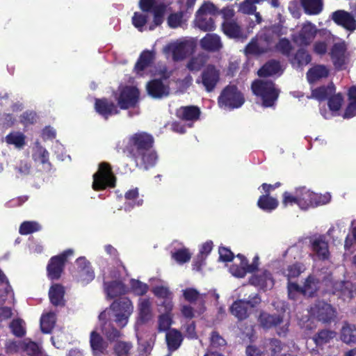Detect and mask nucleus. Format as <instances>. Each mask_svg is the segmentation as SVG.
I'll return each instance as SVG.
<instances>
[{"label":"nucleus","instance_id":"obj_58","mask_svg":"<svg viewBox=\"0 0 356 356\" xmlns=\"http://www.w3.org/2000/svg\"><path fill=\"white\" fill-rule=\"evenodd\" d=\"M268 346L270 356H275L282 350L284 344L280 340L273 338L269 339Z\"/></svg>","mask_w":356,"mask_h":356},{"label":"nucleus","instance_id":"obj_45","mask_svg":"<svg viewBox=\"0 0 356 356\" xmlns=\"http://www.w3.org/2000/svg\"><path fill=\"white\" fill-rule=\"evenodd\" d=\"M303 296L313 297L318 290V282L312 275H309L302 286Z\"/></svg>","mask_w":356,"mask_h":356},{"label":"nucleus","instance_id":"obj_14","mask_svg":"<svg viewBox=\"0 0 356 356\" xmlns=\"http://www.w3.org/2000/svg\"><path fill=\"white\" fill-rule=\"evenodd\" d=\"M317 33L314 24L310 22L303 24L298 33L293 35V40L300 46H308L311 44Z\"/></svg>","mask_w":356,"mask_h":356},{"label":"nucleus","instance_id":"obj_37","mask_svg":"<svg viewBox=\"0 0 356 356\" xmlns=\"http://www.w3.org/2000/svg\"><path fill=\"white\" fill-rule=\"evenodd\" d=\"M106 291L111 298H114L125 293V286L120 281H111L106 283Z\"/></svg>","mask_w":356,"mask_h":356},{"label":"nucleus","instance_id":"obj_32","mask_svg":"<svg viewBox=\"0 0 356 356\" xmlns=\"http://www.w3.org/2000/svg\"><path fill=\"white\" fill-rule=\"evenodd\" d=\"M202 47L209 51H218L222 47L220 38L215 34H207L200 41Z\"/></svg>","mask_w":356,"mask_h":356},{"label":"nucleus","instance_id":"obj_44","mask_svg":"<svg viewBox=\"0 0 356 356\" xmlns=\"http://www.w3.org/2000/svg\"><path fill=\"white\" fill-rule=\"evenodd\" d=\"M139 320L146 323L152 318L151 303L148 299L143 300L138 305Z\"/></svg>","mask_w":356,"mask_h":356},{"label":"nucleus","instance_id":"obj_40","mask_svg":"<svg viewBox=\"0 0 356 356\" xmlns=\"http://www.w3.org/2000/svg\"><path fill=\"white\" fill-rule=\"evenodd\" d=\"M268 51V47L259 42L258 38H252L245 46V53L247 55H261Z\"/></svg>","mask_w":356,"mask_h":356},{"label":"nucleus","instance_id":"obj_29","mask_svg":"<svg viewBox=\"0 0 356 356\" xmlns=\"http://www.w3.org/2000/svg\"><path fill=\"white\" fill-rule=\"evenodd\" d=\"M223 33L229 38H243V33L241 26L235 21H225L222 24Z\"/></svg>","mask_w":356,"mask_h":356},{"label":"nucleus","instance_id":"obj_53","mask_svg":"<svg viewBox=\"0 0 356 356\" xmlns=\"http://www.w3.org/2000/svg\"><path fill=\"white\" fill-rule=\"evenodd\" d=\"M24 321L21 318L13 319L10 323L12 333L17 337H23L26 334Z\"/></svg>","mask_w":356,"mask_h":356},{"label":"nucleus","instance_id":"obj_7","mask_svg":"<svg viewBox=\"0 0 356 356\" xmlns=\"http://www.w3.org/2000/svg\"><path fill=\"white\" fill-rule=\"evenodd\" d=\"M220 79V72L214 65L209 64L196 79L197 84H202L207 92H213Z\"/></svg>","mask_w":356,"mask_h":356},{"label":"nucleus","instance_id":"obj_49","mask_svg":"<svg viewBox=\"0 0 356 356\" xmlns=\"http://www.w3.org/2000/svg\"><path fill=\"white\" fill-rule=\"evenodd\" d=\"M41 229L40 225L35 221H24L19 228V232L22 235H28L38 232Z\"/></svg>","mask_w":356,"mask_h":356},{"label":"nucleus","instance_id":"obj_36","mask_svg":"<svg viewBox=\"0 0 356 356\" xmlns=\"http://www.w3.org/2000/svg\"><path fill=\"white\" fill-rule=\"evenodd\" d=\"M305 270V265L301 262L296 261L288 265L287 267L284 269L282 274L287 278L288 281H289L291 279L298 277Z\"/></svg>","mask_w":356,"mask_h":356},{"label":"nucleus","instance_id":"obj_63","mask_svg":"<svg viewBox=\"0 0 356 356\" xmlns=\"http://www.w3.org/2000/svg\"><path fill=\"white\" fill-rule=\"evenodd\" d=\"M174 60H181L186 57V45L184 43H179L174 47L172 51Z\"/></svg>","mask_w":356,"mask_h":356},{"label":"nucleus","instance_id":"obj_30","mask_svg":"<svg viewBox=\"0 0 356 356\" xmlns=\"http://www.w3.org/2000/svg\"><path fill=\"white\" fill-rule=\"evenodd\" d=\"M257 205L262 211L270 213L277 208L279 202L275 197L268 194H264L259 196Z\"/></svg>","mask_w":356,"mask_h":356},{"label":"nucleus","instance_id":"obj_56","mask_svg":"<svg viewBox=\"0 0 356 356\" xmlns=\"http://www.w3.org/2000/svg\"><path fill=\"white\" fill-rule=\"evenodd\" d=\"M104 334L109 342H116L122 336V333L113 325L106 328Z\"/></svg>","mask_w":356,"mask_h":356},{"label":"nucleus","instance_id":"obj_22","mask_svg":"<svg viewBox=\"0 0 356 356\" xmlns=\"http://www.w3.org/2000/svg\"><path fill=\"white\" fill-rule=\"evenodd\" d=\"M200 108L193 105L181 106L176 111L177 117L184 121H196L200 118Z\"/></svg>","mask_w":356,"mask_h":356},{"label":"nucleus","instance_id":"obj_39","mask_svg":"<svg viewBox=\"0 0 356 356\" xmlns=\"http://www.w3.org/2000/svg\"><path fill=\"white\" fill-rule=\"evenodd\" d=\"M275 48L278 53L287 58L288 60H289V58L293 54V46L286 38H280L275 44Z\"/></svg>","mask_w":356,"mask_h":356},{"label":"nucleus","instance_id":"obj_52","mask_svg":"<svg viewBox=\"0 0 356 356\" xmlns=\"http://www.w3.org/2000/svg\"><path fill=\"white\" fill-rule=\"evenodd\" d=\"M343 102V97L341 93L332 94L327 100V106L331 111L340 110Z\"/></svg>","mask_w":356,"mask_h":356},{"label":"nucleus","instance_id":"obj_8","mask_svg":"<svg viewBox=\"0 0 356 356\" xmlns=\"http://www.w3.org/2000/svg\"><path fill=\"white\" fill-rule=\"evenodd\" d=\"M310 314L323 323H330L337 318V310L332 305L318 300L310 309Z\"/></svg>","mask_w":356,"mask_h":356},{"label":"nucleus","instance_id":"obj_16","mask_svg":"<svg viewBox=\"0 0 356 356\" xmlns=\"http://www.w3.org/2000/svg\"><path fill=\"white\" fill-rule=\"evenodd\" d=\"M148 95L154 99H161L169 95V87L164 85L161 79H154L147 83Z\"/></svg>","mask_w":356,"mask_h":356},{"label":"nucleus","instance_id":"obj_42","mask_svg":"<svg viewBox=\"0 0 356 356\" xmlns=\"http://www.w3.org/2000/svg\"><path fill=\"white\" fill-rule=\"evenodd\" d=\"M302 6L306 13L318 15L323 10L322 0H301Z\"/></svg>","mask_w":356,"mask_h":356},{"label":"nucleus","instance_id":"obj_5","mask_svg":"<svg viewBox=\"0 0 356 356\" xmlns=\"http://www.w3.org/2000/svg\"><path fill=\"white\" fill-rule=\"evenodd\" d=\"M111 309L115 312V322L124 327L128 323V318L133 312L134 307L131 300L127 297H120L113 301Z\"/></svg>","mask_w":356,"mask_h":356},{"label":"nucleus","instance_id":"obj_35","mask_svg":"<svg viewBox=\"0 0 356 356\" xmlns=\"http://www.w3.org/2000/svg\"><path fill=\"white\" fill-rule=\"evenodd\" d=\"M336 332L328 329L318 330L312 337V339L317 347H322L328 343L336 337Z\"/></svg>","mask_w":356,"mask_h":356},{"label":"nucleus","instance_id":"obj_17","mask_svg":"<svg viewBox=\"0 0 356 356\" xmlns=\"http://www.w3.org/2000/svg\"><path fill=\"white\" fill-rule=\"evenodd\" d=\"M312 252L316 257L321 261L327 260L330 257L328 243L325 240L323 236H320L311 241Z\"/></svg>","mask_w":356,"mask_h":356},{"label":"nucleus","instance_id":"obj_38","mask_svg":"<svg viewBox=\"0 0 356 356\" xmlns=\"http://www.w3.org/2000/svg\"><path fill=\"white\" fill-rule=\"evenodd\" d=\"M195 24L203 31H212L215 29L214 19L209 15H195Z\"/></svg>","mask_w":356,"mask_h":356},{"label":"nucleus","instance_id":"obj_21","mask_svg":"<svg viewBox=\"0 0 356 356\" xmlns=\"http://www.w3.org/2000/svg\"><path fill=\"white\" fill-rule=\"evenodd\" d=\"M90 346L93 354H104L108 347V342L97 331L93 330L90 334Z\"/></svg>","mask_w":356,"mask_h":356},{"label":"nucleus","instance_id":"obj_34","mask_svg":"<svg viewBox=\"0 0 356 356\" xmlns=\"http://www.w3.org/2000/svg\"><path fill=\"white\" fill-rule=\"evenodd\" d=\"M281 70L280 63L272 59L266 62L257 72L259 77H268L277 74Z\"/></svg>","mask_w":356,"mask_h":356},{"label":"nucleus","instance_id":"obj_11","mask_svg":"<svg viewBox=\"0 0 356 356\" xmlns=\"http://www.w3.org/2000/svg\"><path fill=\"white\" fill-rule=\"evenodd\" d=\"M330 18L337 25L348 31L354 32L356 30V19L348 11L337 10L332 13Z\"/></svg>","mask_w":356,"mask_h":356},{"label":"nucleus","instance_id":"obj_60","mask_svg":"<svg viewBox=\"0 0 356 356\" xmlns=\"http://www.w3.org/2000/svg\"><path fill=\"white\" fill-rule=\"evenodd\" d=\"M217 12V8L211 2H204L196 12V15H215Z\"/></svg>","mask_w":356,"mask_h":356},{"label":"nucleus","instance_id":"obj_61","mask_svg":"<svg viewBox=\"0 0 356 356\" xmlns=\"http://www.w3.org/2000/svg\"><path fill=\"white\" fill-rule=\"evenodd\" d=\"M20 122L25 127L33 124L37 120V114L34 111H26L20 115Z\"/></svg>","mask_w":356,"mask_h":356},{"label":"nucleus","instance_id":"obj_51","mask_svg":"<svg viewBox=\"0 0 356 356\" xmlns=\"http://www.w3.org/2000/svg\"><path fill=\"white\" fill-rule=\"evenodd\" d=\"M206 58L204 56L198 55L192 57L187 63V68L191 72L200 71L205 65Z\"/></svg>","mask_w":356,"mask_h":356},{"label":"nucleus","instance_id":"obj_57","mask_svg":"<svg viewBox=\"0 0 356 356\" xmlns=\"http://www.w3.org/2000/svg\"><path fill=\"white\" fill-rule=\"evenodd\" d=\"M172 258L179 264H184L190 261L191 254L186 249H179L172 254Z\"/></svg>","mask_w":356,"mask_h":356},{"label":"nucleus","instance_id":"obj_15","mask_svg":"<svg viewBox=\"0 0 356 356\" xmlns=\"http://www.w3.org/2000/svg\"><path fill=\"white\" fill-rule=\"evenodd\" d=\"M346 47L344 43H334L330 52V58L335 70L339 71L346 65Z\"/></svg>","mask_w":356,"mask_h":356},{"label":"nucleus","instance_id":"obj_10","mask_svg":"<svg viewBox=\"0 0 356 356\" xmlns=\"http://www.w3.org/2000/svg\"><path fill=\"white\" fill-rule=\"evenodd\" d=\"M330 293L343 301H350L356 294V286L350 281H334L332 283Z\"/></svg>","mask_w":356,"mask_h":356},{"label":"nucleus","instance_id":"obj_41","mask_svg":"<svg viewBox=\"0 0 356 356\" xmlns=\"http://www.w3.org/2000/svg\"><path fill=\"white\" fill-rule=\"evenodd\" d=\"M56 324V316L54 313L49 312L43 314L40 318V330L44 334H50Z\"/></svg>","mask_w":356,"mask_h":356},{"label":"nucleus","instance_id":"obj_25","mask_svg":"<svg viewBox=\"0 0 356 356\" xmlns=\"http://www.w3.org/2000/svg\"><path fill=\"white\" fill-rule=\"evenodd\" d=\"M165 341L169 352L172 353L180 347L183 341V336L180 331L172 328L166 332Z\"/></svg>","mask_w":356,"mask_h":356},{"label":"nucleus","instance_id":"obj_4","mask_svg":"<svg viewBox=\"0 0 356 356\" xmlns=\"http://www.w3.org/2000/svg\"><path fill=\"white\" fill-rule=\"evenodd\" d=\"M92 178V188L96 191L115 186L116 177L113 172L111 165L107 162H102L99 164L98 170L93 175Z\"/></svg>","mask_w":356,"mask_h":356},{"label":"nucleus","instance_id":"obj_2","mask_svg":"<svg viewBox=\"0 0 356 356\" xmlns=\"http://www.w3.org/2000/svg\"><path fill=\"white\" fill-rule=\"evenodd\" d=\"M251 89L255 96L261 98L264 107L274 106L280 95V90L272 81L255 79L251 84Z\"/></svg>","mask_w":356,"mask_h":356},{"label":"nucleus","instance_id":"obj_59","mask_svg":"<svg viewBox=\"0 0 356 356\" xmlns=\"http://www.w3.org/2000/svg\"><path fill=\"white\" fill-rule=\"evenodd\" d=\"M147 22V16L138 12L134 13L132 17V24L140 31H143V26Z\"/></svg>","mask_w":356,"mask_h":356},{"label":"nucleus","instance_id":"obj_62","mask_svg":"<svg viewBox=\"0 0 356 356\" xmlns=\"http://www.w3.org/2000/svg\"><path fill=\"white\" fill-rule=\"evenodd\" d=\"M287 291L289 298L291 300H296L297 293L303 295L302 286L296 282H291V280L288 281Z\"/></svg>","mask_w":356,"mask_h":356},{"label":"nucleus","instance_id":"obj_43","mask_svg":"<svg viewBox=\"0 0 356 356\" xmlns=\"http://www.w3.org/2000/svg\"><path fill=\"white\" fill-rule=\"evenodd\" d=\"M124 198L129 203H125V207L129 205V208H134V207H140L143 204V200L139 199V191L138 188H134L129 190L124 194Z\"/></svg>","mask_w":356,"mask_h":356},{"label":"nucleus","instance_id":"obj_28","mask_svg":"<svg viewBox=\"0 0 356 356\" xmlns=\"http://www.w3.org/2000/svg\"><path fill=\"white\" fill-rule=\"evenodd\" d=\"M154 58L155 54L154 51L149 50L143 51L134 66L136 72L140 73L145 70L152 65Z\"/></svg>","mask_w":356,"mask_h":356},{"label":"nucleus","instance_id":"obj_18","mask_svg":"<svg viewBox=\"0 0 356 356\" xmlns=\"http://www.w3.org/2000/svg\"><path fill=\"white\" fill-rule=\"evenodd\" d=\"M283 315L280 314H269L261 312L258 317V322L264 329L269 330L283 323Z\"/></svg>","mask_w":356,"mask_h":356},{"label":"nucleus","instance_id":"obj_3","mask_svg":"<svg viewBox=\"0 0 356 356\" xmlns=\"http://www.w3.org/2000/svg\"><path fill=\"white\" fill-rule=\"evenodd\" d=\"M245 102L243 93L234 84L226 86L218 97V104L220 108L233 110L240 108Z\"/></svg>","mask_w":356,"mask_h":356},{"label":"nucleus","instance_id":"obj_9","mask_svg":"<svg viewBox=\"0 0 356 356\" xmlns=\"http://www.w3.org/2000/svg\"><path fill=\"white\" fill-rule=\"evenodd\" d=\"M74 253L71 249L63 251L58 255L52 257L47 264V271L48 277L51 280H58L63 272L67 257Z\"/></svg>","mask_w":356,"mask_h":356},{"label":"nucleus","instance_id":"obj_54","mask_svg":"<svg viewBox=\"0 0 356 356\" xmlns=\"http://www.w3.org/2000/svg\"><path fill=\"white\" fill-rule=\"evenodd\" d=\"M130 286L133 292L137 296L145 295L149 289L148 285L147 284L135 279L131 280Z\"/></svg>","mask_w":356,"mask_h":356},{"label":"nucleus","instance_id":"obj_20","mask_svg":"<svg viewBox=\"0 0 356 356\" xmlns=\"http://www.w3.org/2000/svg\"><path fill=\"white\" fill-rule=\"evenodd\" d=\"M312 61V56L305 48H299L295 54L289 58V62L291 65L298 69H302L303 67L309 64Z\"/></svg>","mask_w":356,"mask_h":356},{"label":"nucleus","instance_id":"obj_55","mask_svg":"<svg viewBox=\"0 0 356 356\" xmlns=\"http://www.w3.org/2000/svg\"><path fill=\"white\" fill-rule=\"evenodd\" d=\"M159 330L168 331L172 323V316L170 314H162L159 317Z\"/></svg>","mask_w":356,"mask_h":356},{"label":"nucleus","instance_id":"obj_31","mask_svg":"<svg viewBox=\"0 0 356 356\" xmlns=\"http://www.w3.org/2000/svg\"><path fill=\"white\" fill-rule=\"evenodd\" d=\"M336 88L332 82L330 83L327 86H319L312 91V96L320 101L328 100V98L335 92Z\"/></svg>","mask_w":356,"mask_h":356},{"label":"nucleus","instance_id":"obj_12","mask_svg":"<svg viewBox=\"0 0 356 356\" xmlns=\"http://www.w3.org/2000/svg\"><path fill=\"white\" fill-rule=\"evenodd\" d=\"M94 108L104 120H108L109 117L118 115L120 113L118 104H115L112 100L106 97L96 98L95 99Z\"/></svg>","mask_w":356,"mask_h":356},{"label":"nucleus","instance_id":"obj_13","mask_svg":"<svg viewBox=\"0 0 356 356\" xmlns=\"http://www.w3.org/2000/svg\"><path fill=\"white\" fill-rule=\"evenodd\" d=\"M298 207L301 209H308L310 207H316L323 202H321V197L314 193L305 187L298 188Z\"/></svg>","mask_w":356,"mask_h":356},{"label":"nucleus","instance_id":"obj_50","mask_svg":"<svg viewBox=\"0 0 356 356\" xmlns=\"http://www.w3.org/2000/svg\"><path fill=\"white\" fill-rule=\"evenodd\" d=\"M132 347L130 342L118 341L114 344L113 352L116 356H128Z\"/></svg>","mask_w":356,"mask_h":356},{"label":"nucleus","instance_id":"obj_23","mask_svg":"<svg viewBox=\"0 0 356 356\" xmlns=\"http://www.w3.org/2000/svg\"><path fill=\"white\" fill-rule=\"evenodd\" d=\"M76 264L82 281L88 283L95 278V273L91 264L85 257L78 258L76 260Z\"/></svg>","mask_w":356,"mask_h":356},{"label":"nucleus","instance_id":"obj_1","mask_svg":"<svg viewBox=\"0 0 356 356\" xmlns=\"http://www.w3.org/2000/svg\"><path fill=\"white\" fill-rule=\"evenodd\" d=\"M154 143L152 134L141 131L128 136L119 148L137 168L147 170L153 168L158 160V155L153 149Z\"/></svg>","mask_w":356,"mask_h":356},{"label":"nucleus","instance_id":"obj_47","mask_svg":"<svg viewBox=\"0 0 356 356\" xmlns=\"http://www.w3.org/2000/svg\"><path fill=\"white\" fill-rule=\"evenodd\" d=\"M49 154L48 151L42 146L38 142L35 144V149L32 154V158L34 161H39L42 164L49 163Z\"/></svg>","mask_w":356,"mask_h":356},{"label":"nucleus","instance_id":"obj_24","mask_svg":"<svg viewBox=\"0 0 356 356\" xmlns=\"http://www.w3.org/2000/svg\"><path fill=\"white\" fill-rule=\"evenodd\" d=\"M340 339L348 345L355 344L356 325L348 321H344L340 330Z\"/></svg>","mask_w":356,"mask_h":356},{"label":"nucleus","instance_id":"obj_64","mask_svg":"<svg viewBox=\"0 0 356 356\" xmlns=\"http://www.w3.org/2000/svg\"><path fill=\"white\" fill-rule=\"evenodd\" d=\"M226 344L225 339L217 331H213L210 337V346L213 348H219Z\"/></svg>","mask_w":356,"mask_h":356},{"label":"nucleus","instance_id":"obj_33","mask_svg":"<svg viewBox=\"0 0 356 356\" xmlns=\"http://www.w3.org/2000/svg\"><path fill=\"white\" fill-rule=\"evenodd\" d=\"M329 75V70L323 65H317L311 67L307 72V79L309 83H314Z\"/></svg>","mask_w":356,"mask_h":356},{"label":"nucleus","instance_id":"obj_19","mask_svg":"<svg viewBox=\"0 0 356 356\" xmlns=\"http://www.w3.org/2000/svg\"><path fill=\"white\" fill-rule=\"evenodd\" d=\"M249 282L250 284L263 290L271 289L274 285L272 274L267 270H264L261 274L252 275Z\"/></svg>","mask_w":356,"mask_h":356},{"label":"nucleus","instance_id":"obj_48","mask_svg":"<svg viewBox=\"0 0 356 356\" xmlns=\"http://www.w3.org/2000/svg\"><path fill=\"white\" fill-rule=\"evenodd\" d=\"M25 136L20 132L10 133L6 136L8 144L14 145L16 147L22 148L25 145Z\"/></svg>","mask_w":356,"mask_h":356},{"label":"nucleus","instance_id":"obj_46","mask_svg":"<svg viewBox=\"0 0 356 356\" xmlns=\"http://www.w3.org/2000/svg\"><path fill=\"white\" fill-rule=\"evenodd\" d=\"M165 10L166 6L164 3L157 4L152 10L151 12L154 15V25L149 26L150 30L154 29L156 26H160L163 23Z\"/></svg>","mask_w":356,"mask_h":356},{"label":"nucleus","instance_id":"obj_26","mask_svg":"<svg viewBox=\"0 0 356 356\" xmlns=\"http://www.w3.org/2000/svg\"><path fill=\"white\" fill-rule=\"evenodd\" d=\"M247 304L244 300L234 301L229 307L230 314L239 321L246 319L249 316V309Z\"/></svg>","mask_w":356,"mask_h":356},{"label":"nucleus","instance_id":"obj_6","mask_svg":"<svg viewBox=\"0 0 356 356\" xmlns=\"http://www.w3.org/2000/svg\"><path fill=\"white\" fill-rule=\"evenodd\" d=\"M140 97L139 90L131 86H125L119 89V94L116 97L118 106L122 110L135 108L138 103Z\"/></svg>","mask_w":356,"mask_h":356},{"label":"nucleus","instance_id":"obj_27","mask_svg":"<svg viewBox=\"0 0 356 356\" xmlns=\"http://www.w3.org/2000/svg\"><path fill=\"white\" fill-rule=\"evenodd\" d=\"M65 289L60 284H52L49 291V297L51 303L54 306H63Z\"/></svg>","mask_w":356,"mask_h":356}]
</instances>
